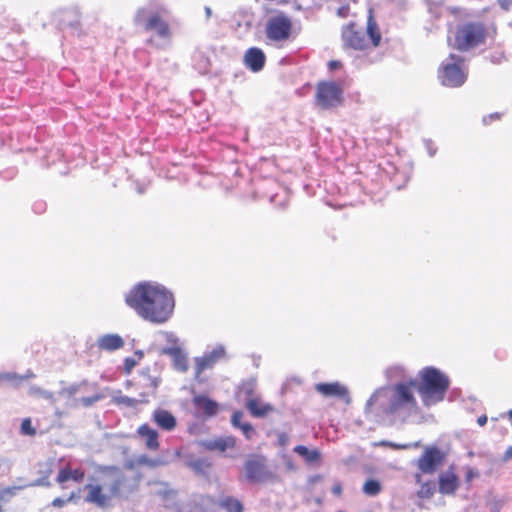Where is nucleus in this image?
<instances>
[{
	"mask_svg": "<svg viewBox=\"0 0 512 512\" xmlns=\"http://www.w3.org/2000/svg\"><path fill=\"white\" fill-rule=\"evenodd\" d=\"M386 376L397 383L380 387L367 400L365 413L377 422L404 421L417 407V380L400 365L387 368Z\"/></svg>",
	"mask_w": 512,
	"mask_h": 512,
	"instance_id": "f257e3e1",
	"label": "nucleus"
},
{
	"mask_svg": "<svg viewBox=\"0 0 512 512\" xmlns=\"http://www.w3.org/2000/svg\"><path fill=\"white\" fill-rule=\"evenodd\" d=\"M125 302L138 316L154 324L168 321L175 305L170 291L148 282L135 285L126 294Z\"/></svg>",
	"mask_w": 512,
	"mask_h": 512,
	"instance_id": "f03ea898",
	"label": "nucleus"
},
{
	"mask_svg": "<svg viewBox=\"0 0 512 512\" xmlns=\"http://www.w3.org/2000/svg\"><path fill=\"white\" fill-rule=\"evenodd\" d=\"M92 481L85 485V502L101 509L110 507L114 499L127 497L137 488L129 483L123 471L116 466L100 467Z\"/></svg>",
	"mask_w": 512,
	"mask_h": 512,
	"instance_id": "7ed1b4c3",
	"label": "nucleus"
},
{
	"mask_svg": "<svg viewBox=\"0 0 512 512\" xmlns=\"http://www.w3.org/2000/svg\"><path fill=\"white\" fill-rule=\"evenodd\" d=\"M419 375L421 382L418 392L423 402L426 405H431L442 401L450 386L449 377L433 366L424 367Z\"/></svg>",
	"mask_w": 512,
	"mask_h": 512,
	"instance_id": "20e7f679",
	"label": "nucleus"
},
{
	"mask_svg": "<svg viewBox=\"0 0 512 512\" xmlns=\"http://www.w3.org/2000/svg\"><path fill=\"white\" fill-rule=\"evenodd\" d=\"M264 32L268 44L282 47L292 37L293 21L284 12H279L267 19Z\"/></svg>",
	"mask_w": 512,
	"mask_h": 512,
	"instance_id": "39448f33",
	"label": "nucleus"
},
{
	"mask_svg": "<svg viewBox=\"0 0 512 512\" xmlns=\"http://www.w3.org/2000/svg\"><path fill=\"white\" fill-rule=\"evenodd\" d=\"M315 104L328 110L342 104L343 87L335 81H320L316 85Z\"/></svg>",
	"mask_w": 512,
	"mask_h": 512,
	"instance_id": "423d86ee",
	"label": "nucleus"
},
{
	"mask_svg": "<svg viewBox=\"0 0 512 512\" xmlns=\"http://www.w3.org/2000/svg\"><path fill=\"white\" fill-rule=\"evenodd\" d=\"M485 37L486 29L482 23H466L457 30L456 46L461 51H467L484 42Z\"/></svg>",
	"mask_w": 512,
	"mask_h": 512,
	"instance_id": "0eeeda50",
	"label": "nucleus"
},
{
	"mask_svg": "<svg viewBox=\"0 0 512 512\" xmlns=\"http://www.w3.org/2000/svg\"><path fill=\"white\" fill-rule=\"evenodd\" d=\"M245 478L250 483H262L275 480L277 476L269 471L266 458L262 455H253L245 461Z\"/></svg>",
	"mask_w": 512,
	"mask_h": 512,
	"instance_id": "6e6552de",
	"label": "nucleus"
},
{
	"mask_svg": "<svg viewBox=\"0 0 512 512\" xmlns=\"http://www.w3.org/2000/svg\"><path fill=\"white\" fill-rule=\"evenodd\" d=\"M462 58L455 54H450L449 60L443 62L439 71L441 83L447 87H459L466 81V74L459 67Z\"/></svg>",
	"mask_w": 512,
	"mask_h": 512,
	"instance_id": "1a4fd4ad",
	"label": "nucleus"
},
{
	"mask_svg": "<svg viewBox=\"0 0 512 512\" xmlns=\"http://www.w3.org/2000/svg\"><path fill=\"white\" fill-rule=\"evenodd\" d=\"M445 453L436 446H427L417 460L418 469L424 474H433L443 463Z\"/></svg>",
	"mask_w": 512,
	"mask_h": 512,
	"instance_id": "9d476101",
	"label": "nucleus"
},
{
	"mask_svg": "<svg viewBox=\"0 0 512 512\" xmlns=\"http://www.w3.org/2000/svg\"><path fill=\"white\" fill-rule=\"evenodd\" d=\"M314 388L320 395L325 398H334L347 401L349 399L348 388L338 382L317 383Z\"/></svg>",
	"mask_w": 512,
	"mask_h": 512,
	"instance_id": "9b49d317",
	"label": "nucleus"
},
{
	"mask_svg": "<svg viewBox=\"0 0 512 512\" xmlns=\"http://www.w3.org/2000/svg\"><path fill=\"white\" fill-rule=\"evenodd\" d=\"M85 479V470L82 467L72 468L70 463L60 468L56 477V483L60 485L62 489L66 488L65 483L73 481L75 483H82Z\"/></svg>",
	"mask_w": 512,
	"mask_h": 512,
	"instance_id": "f8f14e48",
	"label": "nucleus"
},
{
	"mask_svg": "<svg viewBox=\"0 0 512 512\" xmlns=\"http://www.w3.org/2000/svg\"><path fill=\"white\" fill-rule=\"evenodd\" d=\"M144 28L146 31H155L161 38H169L171 36L169 24L158 12L152 13L147 18Z\"/></svg>",
	"mask_w": 512,
	"mask_h": 512,
	"instance_id": "ddd939ff",
	"label": "nucleus"
},
{
	"mask_svg": "<svg viewBox=\"0 0 512 512\" xmlns=\"http://www.w3.org/2000/svg\"><path fill=\"white\" fill-rule=\"evenodd\" d=\"M439 492L444 495H453L459 488V478L450 468L439 475Z\"/></svg>",
	"mask_w": 512,
	"mask_h": 512,
	"instance_id": "4468645a",
	"label": "nucleus"
},
{
	"mask_svg": "<svg viewBox=\"0 0 512 512\" xmlns=\"http://www.w3.org/2000/svg\"><path fill=\"white\" fill-rule=\"evenodd\" d=\"M265 62L266 56L258 47H251L244 54V64L253 72H259L262 70Z\"/></svg>",
	"mask_w": 512,
	"mask_h": 512,
	"instance_id": "2eb2a0df",
	"label": "nucleus"
},
{
	"mask_svg": "<svg viewBox=\"0 0 512 512\" xmlns=\"http://www.w3.org/2000/svg\"><path fill=\"white\" fill-rule=\"evenodd\" d=\"M192 403L194 408L206 417L215 416L219 411V404L206 395H195Z\"/></svg>",
	"mask_w": 512,
	"mask_h": 512,
	"instance_id": "dca6fc26",
	"label": "nucleus"
},
{
	"mask_svg": "<svg viewBox=\"0 0 512 512\" xmlns=\"http://www.w3.org/2000/svg\"><path fill=\"white\" fill-rule=\"evenodd\" d=\"M136 433L145 442L148 450L156 451L159 449V434L157 430L150 427L147 423L140 425Z\"/></svg>",
	"mask_w": 512,
	"mask_h": 512,
	"instance_id": "f3484780",
	"label": "nucleus"
},
{
	"mask_svg": "<svg viewBox=\"0 0 512 512\" xmlns=\"http://www.w3.org/2000/svg\"><path fill=\"white\" fill-rule=\"evenodd\" d=\"M152 420L154 423L164 431H173L177 426L175 416L165 409H156L152 413Z\"/></svg>",
	"mask_w": 512,
	"mask_h": 512,
	"instance_id": "a211bd4d",
	"label": "nucleus"
},
{
	"mask_svg": "<svg viewBox=\"0 0 512 512\" xmlns=\"http://www.w3.org/2000/svg\"><path fill=\"white\" fill-rule=\"evenodd\" d=\"M245 406L250 414L256 418L266 417L276 410L272 404L262 402L259 397L247 399Z\"/></svg>",
	"mask_w": 512,
	"mask_h": 512,
	"instance_id": "6ab92c4d",
	"label": "nucleus"
},
{
	"mask_svg": "<svg viewBox=\"0 0 512 512\" xmlns=\"http://www.w3.org/2000/svg\"><path fill=\"white\" fill-rule=\"evenodd\" d=\"M99 348L106 351H114L124 346V340L117 334H107L98 341Z\"/></svg>",
	"mask_w": 512,
	"mask_h": 512,
	"instance_id": "aec40b11",
	"label": "nucleus"
},
{
	"mask_svg": "<svg viewBox=\"0 0 512 512\" xmlns=\"http://www.w3.org/2000/svg\"><path fill=\"white\" fill-rule=\"evenodd\" d=\"M225 351L222 347L213 350L210 354L205 355L202 358L196 359V367H199V370H203L207 367H213L214 364L224 356Z\"/></svg>",
	"mask_w": 512,
	"mask_h": 512,
	"instance_id": "412c9836",
	"label": "nucleus"
},
{
	"mask_svg": "<svg viewBox=\"0 0 512 512\" xmlns=\"http://www.w3.org/2000/svg\"><path fill=\"white\" fill-rule=\"evenodd\" d=\"M294 452L301 456L307 464H316L321 460V453L318 449H308L304 445L294 447Z\"/></svg>",
	"mask_w": 512,
	"mask_h": 512,
	"instance_id": "4be33fe9",
	"label": "nucleus"
},
{
	"mask_svg": "<svg viewBox=\"0 0 512 512\" xmlns=\"http://www.w3.org/2000/svg\"><path fill=\"white\" fill-rule=\"evenodd\" d=\"M366 32L371 41L372 46L377 47L381 41V33L378 24L376 23L373 17L371 9H369Z\"/></svg>",
	"mask_w": 512,
	"mask_h": 512,
	"instance_id": "5701e85b",
	"label": "nucleus"
},
{
	"mask_svg": "<svg viewBox=\"0 0 512 512\" xmlns=\"http://www.w3.org/2000/svg\"><path fill=\"white\" fill-rule=\"evenodd\" d=\"M220 507L225 509L227 512H243L244 506L240 500L232 497L226 496L219 501Z\"/></svg>",
	"mask_w": 512,
	"mask_h": 512,
	"instance_id": "b1692460",
	"label": "nucleus"
},
{
	"mask_svg": "<svg viewBox=\"0 0 512 512\" xmlns=\"http://www.w3.org/2000/svg\"><path fill=\"white\" fill-rule=\"evenodd\" d=\"M236 445V439L233 436H227L223 438L215 439L211 442L210 447L212 449L224 452L227 449H232Z\"/></svg>",
	"mask_w": 512,
	"mask_h": 512,
	"instance_id": "393cba45",
	"label": "nucleus"
},
{
	"mask_svg": "<svg viewBox=\"0 0 512 512\" xmlns=\"http://www.w3.org/2000/svg\"><path fill=\"white\" fill-rule=\"evenodd\" d=\"M148 400L143 397L142 399H135L128 396H119L115 398V403L126 407H136L138 404L147 403Z\"/></svg>",
	"mask_w": 512,
	"mask_h": 512,
	"instance_id": "a878e982",
	"label": "nucleus"
},
{
	"mask_svg": "<svg viewBox=\"0 0 512 512\" xmlns=\"http://www.w3.org/2000/svg\"><path fill=\"white\" fill-rule=\"evenodd\" d=\"M381 491V484L378 480L369 479L363 485V492L368 496H376Z\"/></svg>",
	"mask_w": 512,
	"mask_h": 512,
	"instance_id": "bb28decb",
	"label": "nucleus"
},
{
	"mask_svg": "<svg viewBox=\"0 0 512 512\" xmlns=\"http://www.w3.org/2000/svg\"><path fill=\"white\" fill-rule=\"evenodd\" d=\"M169 354L173 356L174 361L177 365V367H180L182 370L187 369V359L182 353L180 348H172L169 351Z\"/></svg>",
	"mask_w": 512,
	"mask_h": 512,
	"instance_id": "cd10ccee",
	"label": "nucleus"
},
{
	"mask_svg": "<svg viewBox=\"0 0 512 512\" xmlns=\"http://www.w3.org/2000/svg\"><path fill=\"white\" fill-rule=\"evenodd\" d=\"M374 445L390 447V448H393L396 450H405V449H409L411 447H419L420 443L415 442L414 444H397V443L390 442V441H380V442L374 443Z\"/></svg>",
	"mask_w": 512,
	"mask_h": 512,
	"instance_id": "c85d7f7f",
	"label": "nucleus"
},
{
	"mask_svg": "<svg viewBox=\"0 0 512 512\" xmlns=\"http://www.w3.org/2000/svg\"><path fill=\"white\" fill-rule=\"evenodd\" d=\"M78 499H79L78 493L71 492L70 495L67 497V499H63V498H60V497H57V498L53 499L51 505L53 507H56V508H62L67 503L76 502Z\"/></svg>",
	"mask_w": 512,
	"mask_h": 512,
	"instance_id": "c756f323",
	"label": "nucleus"
},
{
	"mask_svg": "<svg viewBox=\"0 0 512 512\" xmlns=\"http://www.w3.org/2000/svg\"><path fill=\"white\" fill-rule=\"evenodd\" d=\"M240 393L244 395L245 400L251 398H258L255 393V384L252 382H245L240 387Z\"/></svg>",
	"mask_w": 512,
	"mask_h": 512,
	"instance_id": "7c9ffc66",
	"label": "nucleus"
},
{
	"mask_svg": "<svg viewBox=\"0 0 512 512\" xmlns=\"http://www.w3.org/2000/svg\"><path fill=\"white\" fill-rule=\"evenodd\" d=\"M435 491V483L434 482H426L421 485L418 496L420 498H430Z\"/></svg>",
	"mask_w": 512,
	"mask_h": 512,
	"instance_id": "2f4dec72",
	"label": "nucleus"
},
{
	"mask_svg": "<svg viewBox=\"0 0 512 512\" xmlns=\"http://www.w3.org/2000/svg\"><path fill=\"white\" fill-rule=\"evenodd\" d=\"M20 432L23 435H28L31 437L36 435V429L33 427L30 418H25L22 420L21 426H20Z\"/></svg>",
	"mask_w": 512,
	"mask_h": 512,
	"instance_id": "473e14b6",
	"label": "nucleus"
},
{
	"mask_svg": "<svg viewBox=\"0 0 512 512\" xmlns=\"http://www.w3.org/2000/svg\"><path fill=\"white\" fill-rule=\"evenodd\" d=\"M20 487L12 486L0 490V502H6L11 497L15 496Z\"/></svg>",
	"mask_w": 512,
	"mask_h": 512,
	"instance_id": "72a5a7b5",
	"label": "nucleus"
},
{
	"mask_svg": "<svg viewBox=\"0 0 512 512\" xmlns=\"http://www.w3.org/2000/svg\"><path fill=\"white\" fill-rule=\"evenodd\" d=\"M324 480L323 476L320 475V474H317V475H313L311 477L308 478L307 480V489L309 492H315L316 491V486L320 483H322Z\"/></svg>",
	"mask_w": 512,
	"mask_h": 512,
	"instance_id": "f704fd0d",
	"label": "nucleus"
},
{
	"mask_svg": "<svg viewBox=\"0 0 512 512\" xmlns=\"http://www.w3.org/2000/svg\"><path fill=\"white\" fill-rule=\"evenodd\" d=\"M489 60L493 64H500V63H502L505 60L504 52L501 51V50H497V51L492 52L489 55Z\"/></svg>",
	"mask_w": 512,
	"mask_h": 512,
	"instance_id": "c9c22d12",
	"label": "nucleus"
},
{
	"mask_svg": "<svg viewBox=\"0 0 512 512\" xmlns=\"http://www.w3.org/2000/svg\"><path fill=\"white\" fill-rule=\"evenodd\" d=\"M353 45H354V50H357V49L362 50L367 47V45L364 43L363 36H361V34L359 32L354 31Z\"/></svg>",
	"mask_w": 512,
	"mask_h": 512,
	"instance_id": "e433bc0d",
	"label": "nucleus"
},
{
	"mask_svg": "<svg viewBox=\"0 0 512 512\" xmlns=\"http://www.w3.org/2000/svg\"><path fill=\"white\" fill-rule=\"evenodd\" d=\"M239 429H241V431L243 432L247 439H251L253 434L255 433L254 427L252 426V424L248 422L243 423Z\"/></svg>",
	"mask_w": 512,
	"mask_h": 512,
	"instance_id": "4c0bfd02",
	"label": "nucleus"
},
{
	"mask_svg": "<svg viewBox=\"0 0 512 512\" xmlns=\"http://www.w3.org/2000/svg\"><path fill=\"white\" fill-rule=\"evenodd\" d=\"M135 365H136V361L133 358H131V357L126 358L124 361V372L126 374H130V372L135 367Z\"/></svg>",
	"mask_w": 512,
	"mask_h": 512,
	"instance_id": "58836bf2",
	"label": "nucleus"
},
{
	"mask_svg": "<svg viewBox=\"0 0 512 512\" xmlns=\"http://www.w3.org/2000/svg\"><path fill=\"white\" fill-rule=\"evenodd\" d=\"M479 476V471L477 469L468 467L466 470L465 479L466 482L472 481L474 478H477Z\"/></svg>",
	"mask_w": 512,
	"mask_h": 512,
	"instance_id": "ea45409f",
	"label": "nucleus"
},
{
	"mask_svg": "<svg viewBox=\"0 0 512 512\" xmlns=\"http://www.w3.org/2000/svg\"><path fill=\"white\" fill-rule=\"evenodd\" d=\"M101 398H102V395L98 394V395H94L91 397H84L81 399V402L84 406H90L93 403H95L96 401L100 400Z\"/></svg>",
	"mask_w": 512,
	"mask_h": 512,
	"instance_id": "a19ab883",
	"label": "nucleus"
},
{
	"mask_svg": "<svg viewBox=\"0 0 512 512\" xmlns=\"http://www.w3.org/2000/svg\"><path fill=\"white\" fill-rule=\"evenodd\" d=\"M243 417V413L241 411H235L232 415V424L237 427V428H240V426L243 424L241 423V419Z\"/></svg>",
	"mask_w": 512,
	"mask_h": 512,
	"instance_id": "79ce46f5",
	"label": "nucleus"
},
{
	"mask_svg": "<svg viewBox=\"0 0 512 512\" xmlns=\"http://www.w3.org/2000/svg\"><path fill=\"white\" fill-rule=\"evenodd\" d=\"M425 147L427 149V152L429 156H434L436 154L437 148L435 147L434 143L431 140H425L424 141Z\"/></svg>",
	"mask_w": 512,
	"mask_h": 512,
	"instance_id": "37998d69",
	"label": "nucleus"
},
{
	"mask_svg": "<svg viewBox=\"0 0 512 512\" xmlns=\"http://www.w3.org/2000/svg\"><path fill=\"white\" fill-rule=\"evenodd\" d=\"M500 117H501V115L499 113H492L487 116H484L482 121H483L484 125H488L491 123V121L498 120V119H500Z\"/></svg>",
	"mask_w": 512,
	"mask_h": 512,
	"instance_id": "c03bdc74",
	"label": "nucleus"
},
{
	"mask_svg": "<svg viewBox=\"0 0 512 512\" xmlns=\"http://www.w3.org/2000/svg\"><path fill=\"white\" fill-rule=\"evenodd\" d=\"M331 491L336 497H340L342 495V484L340 482H335Z\"/></svg>",
	"mask_w": 512,
	"mask_h": 512,
	"instance_id": "a18cd8bd",
	"label": "nucleus"
},
{
	"mask_svg": "<svg viewBox=\"0 0 512 512\" xmlns=\"http://www.w3.org/2000/svg\"><path fill=\"white\" fill-rule=\"evenodd\" d=\"M341 67L342 63L339 60H331L328 62V68L331 72L340 69Z\"/></svg>",
	"mask_w": 512,
	"mask_h": 512,
	"instance_id": "49530a36",
	"label": "nucleus"
},
{
	"mask_svg": "<svg viewBox=\"0 0 512 512\" xmlns=\"http://www.w3.org/2000/svg\"><path fill=\"white\" fill-rule=\"evenodd\" d=\"M349 11H350V8L347 5V6H343V7L339 8L337 13L341 17H347L349 15Z\"/></svg>",
	"mask_w": 512,
	"mask_h": 512,
	"instance_id": "de8ad7c7",
	"label": "nucleus"
},
{
	"mask_svg": "<svg viewBox=\"0 0 512 512\" xmlns=\"http://www.w3.org/2000/svg\"><path fill=\"white\" fill-rule=\"evenodd\" d=\"M512 458V446L508 447L504 453L503 461L507 462Z\"/></svg>",
	"mask_w": 512,
	"mask_h": 512,
	"instance_id": "09e8293b",
	"label": "nucleus"
},
{
	"mask_svg": "<svg viewBox=\"0 0 512 512\" xmlns=\"http://www.w3.org/2000/svg\"><path fill=\"white\" fill-rule=\"evenodd\" d=\"M477 423L480 426H484L487 423V416L486 415L479 416L478 419H477Z\"/></svg>",
	"mask_w": 512,
	"mask_h": 512,
	"instance_id": "8fccbe9b",
	"label": "nucleus"
},
{
	"mask_svg": "<svg viewBox=\"0 0 512 512\" xmlns=\"http://www.w3.org/2000/svg\"><path fill=\"white\" fill-rule=\"evenodd\" d=\"M350 33H351V29H350V25H347L345 27V30L343 31V37L347 40H349L350 38Z\"/></svg>",
	"mask_w": 512,
	"mask_h": 512,
	"instance_id": "3c124183",
	"label": "nucleus"
},
{
	"mask_svg": "<svg viewBox=\"0 0 512 512\" xmlns=\"http://www.w3.org/2000/svg\"><path fill=\"white\" fill-rule=\"evenodd\" d=\"M37 485H45V486H49V485H50V482L47 480V477H46L45 479L38 480V481H37Z\"/></svg>",
	"mask_w": 512,
	"mask_h": 512,
	"instance_id": "603ef678",
	"label": "nucleus"
},
{
	"mask_svg": "<svg viewBox=\"0 0 512 512\" xmlns=\"http://www.w3.org/2000/svg\"><path fill=\"white\" fill-rule=\"evenodd\" d=\"M144 11L143 10H140L138 11L137 15H136V18H135V21L137 23H139L141 20H142V15H143Z\"/></svg>",
	"mask_w": 512,
	"mask_h": 512,
	"instance_id": "864d4df0",
	"label": "nucleus"
},
{
	"mask_svg": "<svg viewBox=\"0 0 512 512\" xmlns=\"http://www.w3.org/2000/svg\"><path fill=\"white\" fill-rule=\"evenodd\" d=\"M315 502H316L317 504H319V505H320V504H322V502H323V497H317V498H315Z\"/></svg>",
	"mask_w": 512,
	"mask_h": 512,
	"instance_id": "5fc2aeb1",
	"label": "nucleus"
},
{
	"mask_svg": "<svg viewBox=\"0 0 512 512\" xmlns=\"http://www.w3.org/2000/svg\"><path fill=\"white\" fill-rule=\"evenodd\" d=\"M508 417H509V419L511 421V425H512V410L508 411Z\"/></svg>",
	"mask_w": 512,
	"mask_h": 512,
	"instance_id": "6e6d98bb",
	"label": "nucleus"
},
{
	"mask_svg": "<svg viewBox=\"0 0 512 512\" xmlns=\"http://www.w3.org/2000/svg\"><path fill=\"white\" fill-rule=\"evenodd\" d=\"M502 6H503L505 9H507V8H508L507 1L502 2Z\"/></svg>",
	"mask_w": 512,
	"mask_h": 512,
	"instance_id": "4d7b16f0",
	"label": "nucleus"
},
{
	"mask_svg": "<svg viewBox=\"0 0 512 512\" xmlns=\"http://www.w3.org/2000/svg\"><path fill=\"white\" fill-rule=\"evenodd\" d=\"M502 6H503L505 9H507V8H508L507 1L502 2Z\"/></svg>",
	"mask_w": 512,
	"mask_h": 512,
	"instance_id": "13d9d810",
	"label": "nucleus"
},
{
	"mask_svg": "<svg viewBox=\"0 0 512 512\" xmlns=\"http://www.w3.org/2000/svg\"><path fill=\"white\" fill-rule=\"evenodd\" d=\"M415 477H416V481L419 483L421 480V476L419 474H417Z\"/></svg>",
	"mask_w": 512,
	"mask_h": 512,
	"instance_id": "bf43d9fd",
	"label": "nucleus"
}]
</instances>
